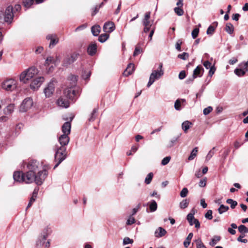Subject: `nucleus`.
Wrapping results in <instances>:
<instances>
[{
    "label": "nucleus",
    "mask_w": 248,
    "mask_h": 248,
    "mask_svg": "<svg viewBox=\"0 0 248 248\" xmlns=\"http://www.w3.org/2000/svg\"><path fill=\"white\" fill-rule=\"evenodd\" d=\"M42 166L39 162L32 160L27 164V177L28 182H34L38 186L41 185L47 176L46 169L40 170Z\"/></svg>",
    "instance_id": "1"
},
{
    "label": "nucleus",
    "mask_w": 248,
    "mask_h": 248,
    "mask_svg": "<svg viewBox=\"0 0 248 248\" xmlns=\"http://www.w3.org/2000/svg\"><path fill=\"white\" fill-rule=\"evenodd\" d=\"M78 96L75 90H73L72 89H64L63 95L58 98L56 103L59 107L67 108L71 104L75 102Z\"/></svg>",
    "instance_id": "2"
},
{
    "label": "nucleus",
    "mask_w": 248,
    "mask_h": 248,
    "mask_svg": "<svg viewBox=\"0 0 248 248\" xmlns=\"http://www.w3.org/2000/svg\"><path fill=\"white\" fill-rule=\"evenodd\" d=\"M38 72V69L35 67H31L24 71L20 75L19 79L24 83H27L33 78Z\"/></svg>",
    "instance_id": "3"
},
{
    "label": "nucleus",
    "mask_w": 248,
    "mask_h": 248,
    "mask_svg": "<svg viewBox=\"0 0 248 248\" xmlns=\"http://www.w3.org/2000/svg\"><path fill=\"white\" fill-rule=\"evenodd\" d=\"M54 151L55 152V160L57 162L54 167V169H55L66 158V147L56 146Z\"/></svg>",
    "instance_id": "4"
},
{
    "label": "nucleus",
    "mask_w": 248,
    "mask_h": 248,
    "mask_svg": "<svg viewBox=\"0 0 248 248\" xmlns=\"http://www.w3.org/2000/svg\"><path fill=\"white\" fill-rule=\"evenodd\" d=\"M162 63H160L156 70H153L152 71L147 83V87H150L156 80H158L163 75L164 71L162 69Z\"/></svg>",
    "instance_id": "5"
},
{
    "label": "nucleus",
    "mask_w": 248,
    "mask_h": 248,
    "mask_svg": "<svg viewBox=\"0 0 248 248\" xmlns=\"http://www.w3.org/2000/svg\"><path fill=\"white\" fill-rule=\"evenodd\" d=\"M51 230L50 228L47 227L45 228L39 235L37 240L36 241V246L40 247L43 246L45 241L48 236L51 234Z\"/></svg>",
    "instance_id": "6"
},
{
    "label": "nucleus",
    "mask_w": 248,
    "mask_h": 248,
    "mask_svg": "<svg viewBox=\"0 0 248 248\" xmlns=\"http://www.w3.org/2000/svg\"><path fill=\"white\" fill-rule=\"evenodd\" d=\"M67 87L65 89H71L75 90L77 92V95L79 96L80 93V88L77 86L78 77L75 75H70L68 79Z\"/></svg>",
    "instance_id": "7"
},
{
    "label": "nucleus",
    "mask_w": 248,
    "mask_h": 248,
    "mask_svg": "<svg viewBox=\"0 0 248 248\" xmlns=\"http://www.w3.org/2000/svg\"><path fill=\"white\" fill-rule=\"evenodd\" d=\"M74 117V115L71 114L70 115L69 118L67 117H63V119L65 120H69V121H67L65 122L62 125V132L63 135H66L69 136V135L70 134L71 132V125L70 122L72 121Z\"/></svg>",
    "instance_id": "8"
},
{
    "label": "nucleus",
    "mask_w": 248,
    "mask_h": 248,
    "mask_svg": "<svg viewBox=\"0 0 248 248\" xmlns=\"http://www.w3.org/2000/svg\"><path fill=\"white\" fill-rule=\"evenodd\" d=\"M16 87V81L13 79H7L2 83V89L7 91H12Z\"/></svg>",
    "instance_id": "9"
},
{
    "label": "nucleus",
    "mask_w": 248,
    "mask_h": 248,
    "mask_svg": "<svg viewBox=\"0 0 248 248\" xmlns=\"http://www.w3.org/2000/svg\"><path fill=\"white\" fill-rule=\"evenodd\" d=\"M55 89V81L51 80L44 90V93L46 97H50L54 93Z\"/></svg>",
    "instance_id": "10"
},
{
    "label": "nucleus",
    "mask_w": 248,
    "mask_h": 248,
    "mask_svg": "<svg viewBox=\"0 0 248 248\" xmlns=\"http://www.w3.org/2000/svg\"><path fill=\"white\" fill-rule=\"evenodd\" d=\"M14 16V9L12 6H8L5 10L4 15V21L8 23H11L12 22L13 17Z\"/></svg>",
    "instance_id": "11"
},
{
    "label": "nucleus",
    "mask_w": 248,
    "mask_h": 248,
    "mask_svg": "<svg viewBox=\"0 0 248 248\" xmlns=\"http://www.w3.org/2000/svg\"><path fill=\"white\" fill-rule=\"evenodd\" d=\"M13 178L15 181L18 182H25L27 184L31 183L32 182H27V173H24L21 171L15 172L13 174Z\"/></svg>",
    "instance_id": "12"
},
{
    "label": "nucleus",
    "mask_w": 248,
    "mask_h": 248,
    "mask_svg": "<svg viewBox=\"0 0 248 248\" xmlns=\"http://www.w3.org/2000/svg\"><path fill=\"white\" fill-rule=\"evenodd\" d=\"M44 81L43 77H38L33 79L30 84V87L33 90H37Z\"/></svg>",
    "instance_id": "13"
},
{
    "label": "nucleus",
    "mask_w": 248,
    "mask_h": 248,
    "mask_svg": "<svg viewBox=\"0 0 248 248\" xmlns=\"http://www.w3.org/2000/svg\"><path fill=\"white\" fill-rule=\"evenodd\" d=\"M35 107V104L31 97L25 98L20 105V108H31Z\"/></svg>",
    "instance_id": "14"
},
{
    "label": "nucleus",
    "mask_w": 248,
    "mask_h": 248,
    "mask_svg": "<svg viewBox=\"0 0 248 248\" xmlns=\"http://www.w3.org/2000/svg\"><path fill=\"white\" fill-rule=\"evenodd\" d=\"M79 54L77 52H74L70 56L67 57L63 61V65L66 66L74 62H75L78 59Z\"/></svg>",
    "instance_id": "15"
},
{
    "label": "nucleus",
    "mask_w": 248,
    "mask_h": 248,
    "mask_svg": "<svg viewBox=\"0 0 248 248\" xmlns=\"http://www.w3.org/2000/svg\"><path fill=\"white\" fill-rule=\"evenodd\" d=\"M58 141L61 145L60 147H66V146L69 143L70 138L69 136L62 134L58 137Z\"/></svg>",
    "instance_id": "16"
},
{
    "label": "nucleus",
    "mask_w": 248,
    "mask_h": 248,
    "mask_svg": "<svg viewBox=\"0 0 248 248\" xmlns=\"http://www.w3.org/2000/svg\"><path fill=\"white\" fill-rule=\"evenodd\" d=\"M14 108L15 104L11 103V100L9 99H4L1 100L0 102V108Z\"/></svg>",
    "instance_id": "17"
},
{
    "label": "nucleus",
    "mask_w": 248,
    "mask_h": 248,
    "mask_svg": "<svg viewBox=\"0 0 248 248\" xmlns=\"http://www.w3.org/2000/svg\"><path fill=\"white\" fill-rule=\"evenodd\" d=\"M115 29V26L113 22H106L103 26V31L105 32L111 33Z\"/></svg>",
    "instance_id": "18"
},
{
    "label": "nucleus",
    "mask_w": 248,
    "mask_h": 248,
    "mask_svg": "<svg viewBox=\"0 0 248 248\" xmlns=\"http://www.w3.org/2000/svg\"><path fill=\"white\" fill-rule=\"evenodd\" d=\"M46 38L48 40H50L49 47L50 48L53 47L59 42V39L56 35L54 34H48L46 36Z\"/></svg>",
    "instance_id": "19"
},
{
    "label": "nucleus",
    "mask_w": 248,
    "mask_h": 248,
    "mask_svg": "<svg viewBox=\"0 0 248 248\" xmlns=\"http://www.w3.org/2000/svg\"><path fill=\"white\" fill-rule=\"evenodd\" d=\"M97 52V45L94 42H92L87 47V53L91 56H94Z\"/></svg>",
    "instance_id": "20"
},
{
    "label": "nucleus",
    "mask_w": 248,
    "mask_h": 248,
    "mask_svg": "<svg viewBox=\"0 0 248 248\" xmlns=\"http://www.w3.org/2000/svg\"><path fill=\"white\" fill-rule=\"evenodd\" d=\"M203 72L204 69L202 66L198 65L194 70L193 75L194 76V78H197V77H201L203 75Z\"/></svg>",
    "instance_id": "21"
},
{
    "label": "nucleus",
    "mask_w": 248,
    "mask_h": 248,
    "mask_svg": "<svg viewBox=\"0 0 248 248\" xmlns=\"http://www.w3.org/2000/svg\"><path fill=\"white\" fill-rule=\"evenodd\" d=\"M167 233V231L162 227H159L155 232V236L156 237H161L164 236Z\"/></svg>",
    "instance_id": "22"
},
{
    "label": "nucleus",
    "mask_w": 248,
    "mask_h": 248,
    "mask_svg": "<svg viewBox=\"0 0 248 248\" xmlns=\"http://www.w3.org/2000/svg\"><path fill=\"white\" fill-rule=\"evenodd\" d=\"M134 70V64L133 63H129L125 70L124 72V74L128 76L133 73Z\"/></svg>",
    "instance_id": "23"
},
{
    "label": "nucleus",
    "mask_w": 248,
    "mask_h": 248,
    "mask_svg": "<svg viewBox=\"0 0 248 248\" xmlns=\"http://www.w3.org/2000/svg\"><path fill=\"white\" fill-rule=\"evenodd\" d=\"M101 28L99 25L93 26L91 28V31L93 35L94 36H97L99 35L100 32Z\"/></svg>",
    "instance_id": "24"
},
{
    "label": "nucleus",
    "mask_w": 248,
    "mask_h": 248,
    "mask_svg": "<svg viewBox=\"0 0 248 248\" xmlns=\"http://www.w3.org/2000/svg\"><path fill=\"white\" fill-rule=\"evenodd\" d=\"M217 26V22H214L213 25H210L207 29L206 33L208 35H212L215 31V28Z\"/></svg>",
    "instance_id": "25"
},
{
    "label": "nucleus",
    "mask_w": 248,
    "mask_h": 248,
    "mask_svg": "<svg viewBox=\"0 0 248 248\" xmlns=\"http://www.w3.org/2000/svg\"><path fill=\"white\" fill-rule=\"evenodd\" d=\"M3 113L5 115V116H2L0 117V120L1 121H6L8 119L6 115L11 114L13 112V109H2Z\"/></svg>",
    "instance_id": "26"
},
{
    "label": "nucleus",
    "mask_w": 248,
    "mask_h": 248,
    "mask_svg": "<svg viewBox=\"0 0 248 248\" xmlns=\"http://www.w3.org/2000/svg\"><path fill=\"white\" fill-rule=\"evenodd\" d=\"M191 125L192 123L188 121H186L182 123V128L185 133L187 132Z\"/></svg>",
    "instance_id": "27"
},
{
    "label": "nucleus",
    "mask_w": 248,
    "mask_h": 248,
    "mask_svg": "<svg viewBox=\"0 0 248 248\" xmlns=\"http://www.w3.org/2000/svg\"><path fill=\"white\" fill-rule=\"evenodd\" d=\"M248 71H246V69H245V68L243 67V69L241 68H236L234 70V73L239 77H242L245 75L246 72Z\"/></svg>",
    "instance_id": "28"
},
{
    "label": "nucleus",
    "mask_w": 248,
    "mask_h": 248,
    "mask_svg": "<svg viewBox=\"0 0 248 248\" xmlns=\"http://www.w3.org/2000/svg\"><path fill=\"white\" fill-rule=\"evenodd\" d=\"M225 30L229 34H232L234 31V27L233 25L231 23H227L226 25Z\"/></svg>",
    "instance_id": "29"
},
{
    "label": "nucleus",
    "mask_w": 248,
    "mask_h": 248,
    "mask_svg": "<svg viewBox=\"0 0 248 248\" xmlns=\"http://www.w3.org/2000/svg\"><path fill=\"white\" fill-rule=\"evenodd\" d=\"M221 237L219 236L215 235L211 239L209 242V245L211 246L214 247L220 240Z\"/></svg>",
    "instance_id": "30"
},
{
    "label": "nucleus",
    "mask_w": 248,
    "mask_h": 248,
    "mask_svg": "<svg viewBox=\"0 0 248 248\" xmlns=\"http://www.w3.org/2000/svg\"><path fill=\"white\" fill-rule=\"evenodd\" d=\"M193 233L190 232L189 233L185 241L184 242V246L185 248H187L190 245L191 240L193 237Z\"/></svg>",
    "instance_id": "31"
},
{
    "label": "nucleus",
    "mask_w": 248,
    "mask_h": 248,
    "mask_svg": "<svg viewBox=\"0 0 248 248\" xmlns=\"http://www.w3.org/2000/svg\"><path fill=\"white\" fill-rule=\"evenodd\" d=\"M179 137L180 136H177V137H173L172 139H171L167 145V147H171L173 146L178 141Z\"/></svg>",
    "instance_id": "32"
},
{
    "label": "nucleus",
    "mask_w": 248,
    "mask_h": 248,
    "mask_svg": "<svg viewBox=\"0 0 248 248\" xmlns=\"http://www.w3.org/2000/svg\"><path fill=\"white\" fill-rule=\"evenodd\" d=\"M97 116V109H93L92 111L91 112L90 116L88 120L90 122L93 121Z\"/></svg>",
    "instance_id": "33"
},
{
    "label": "nucleus",
    "mask_w": 248,
    "mask_h": 248,
    "mask_svg": "<svg viewBox=\"0 0 248 248\" xmlns=\"http://www.w3.org/2000/svg\"><path fill=\"white\" fill-rule=\"evenodd\" d=\"M157 208V204L155 200H152L151 202V203L149 205V208L150 211L153 212H155Z\"/></svg>",
    "instance_id": "34"
},
{
    "label": "nucleus",
    "mask_w": 248,
    "mask_h": 248,
    "mask_svg": "<svg viewBox=\"0 0 248 248\" xmlns=\"http://www.w3.org/2000/svg\"><path fill=\"white\" fill-rule=\"evenodd\" d=\"M35 0H23V4L25 7L30 8L34 2Z\"/></svg>",
    "instance_id": "35"
},
{
    "label": "nucleus",
    "mask_w": 248,
    "mask_h": 248,
    "mask_svg": "<svg viewBox=\"0 0 248 248\" xmlns=\"http://www.w3.org/2000/svg\"><path fill=\"white\" fill-rule=\"evenodd\" d=\"M109 37V35L107 33L102 34L98 37V41L101 43L105 42Z\"/></svg>",
    "instance_id": "36"
},
{
    "label": "nucleus",
    "mask_w": 248,
    "mask_h": 248,
    "mask_svg": "<svg viewBox=\"0 0 248 248\" xmlns=\"http://www.w3.org/2000/svg\"><path fill=\"white\" fill-rule=\"evenodd\" d=\"M189 204V201L187 199L183 200L182 202H180L179 206L181 209H185L186 208Z\"/></svg>",
    "instance_id": "37"
},
{
    "label": "nucleus",
    "mask_w": 248,
    "mask_h": 248,
    "mask_svg": "<svg viewBox=\"0 0 248 248\" xmlns=\"http://www.w3.org/2000/svg\"><path fill=\"white\" fill-rule=\"evenodd\" d=\"M198 152V148L195 147L194 148L193 150L192 151L190 155L188 158V159L189 160H193L197 155V153Z\"/></svg>",
    "instance_id": "38"
},
{
    "label": "nucleus",
    "mask_w": 248,
    "mask_h": 248,
    "mask_svg": "<svg viewBox=\"0 0 248 248\" xmlns=\"http://www.w3.org/2000/svg\"><path fill=\"white\" fill-rule=\"evenodd\" d=\"M229 209V207L227 206H225L223 204H221L220 205L218 209V212L220 214H222L223 213L227 211Z\"/></svg>",
    "instance_id": "39"
},
{
    "label": "nucleus",
    "mask_w": 248,
    "mask_h": 248,
    "mask_svg": "<svg viewBox=\"0 0 248 248\" xmlns=\"http://www.w3.org/2000/svg\"><path fill=\"white\" fill-rule=\"evenodd\" d=\"M182 8V7H175L174 8L175 13L178 16H182L184 14V11Z\"/></svg>",
    "instance_id": "40"
},
{
    "label": "nucleus",
    "mask_w": 248,
    "mask_h": 248,
    "mask_svg": "<svg viewBox=\"0 0 248 248\" xmlns=\"http://www.w3.org/2000/svg\"><path fill=\"white\" fill-rule=\"evenodd\" d=\"M195 242L196 243L197 248H206L201 238H198L196 240Z\"/></svg>",
    "instance_id": "41"
},
{
    "label": "nucleus",
    "mask_w": 248,
    "mask_h": 248,
    "mask_svg": "<svg viewBox=\"0 0 248 248\" xmlns=\"http://www.w3.org/2000/svg\"><path fill=\"white\" fill-rule=\"evenodd\" d=\"M153 175L154 174L152 172H150L145 178V183L147 185L150 184L152 180Z\"/></svg>",
    "instance_id": "42"
},
{
    "label": "nucleus",
    "mask_w": 248,
    "mask_h": 248,
    "mask_svg": "<svg viewBox=\"0 0 248 248\" xmlns=\"http://www.w3.org/2000/svg\"><path fill=\"white\" fill-rule=\"evenodd\" d=\"M226 202L231 205V207L232 209H234L235 206L237 205V202L235 201H233L232 199H228L226 201Z\"/></svg>",
    "instance_id": "43"
},
{
    "label": "nucleus",
    "mask_w": 248,
    "mask_h": 248,
    "mask_svg": "<svg viewBox=\"0 0 248 248\" xmlns=\"http://www.w3.org/2000/svg\"><path fill=\"white\" fill-rule=\"evenodd\" d=\"M238 231L241 233H248V228L244 225H241L238 227Z\"/></svg>",
    "instance_id": "44"
},
{
    "label": "nucleus",
    "mask_w": 248,
    "mask_h": 248,
    "mask_svg": "<svg viewBox=\"0 0 248 248\" xmlns=\"http://www.w3.org/2000/svg\"><path fill=\"white\" fill-rule=\"evenodd\" d=\"M185 102V100L184 99L176 100L174 103V108H179L181 107V104Z\"/></svg>",
    "instance_id": "45"
},
{
    "label": "nucleus",
    "mask_w": 248,
    "mask_h": 248,
    "mask_svg": "<svg viewBox=\"0 0 248 248\" xmlns=\"http://www.w3.org/2000/svg\"><path fill=\"white\" fill-rule=\"evenodd\" d=\"M51 63H55V61L53 57L49 56L46 58V60L45 65L46 66H48L49 64Z\"/></svg>",
    "instance_id": "46"
},
{
    "label": "nucleus",
    "mask_w": 248,
    "mask_h": 248,
    "mask_svg": "<svg viewBox=\"0 0 248 248\" xmlns=\"http://www.w3.org/2000/svg\"><path fill=\"white\" fill-rule=\"evenodd\" d=\"M140 44H138V45L136 46L134 53L133 56H136L138 55H139L140 53L142 52V49L139 46Z\"/></svg>",
    "instance_id": "47"
},
{
    "label": "nucleus",
    "mask_w": 248,
    "mask_h": 248,
    "mask_svg": "<svg viewBox=\"0 0 248 248\" xmlns=\"http://www.w3.org/2000/svg\"><path fill=\"white\" fill-rule=\"evenodd\" d=\"M189 57V54L186 52H183L182 54H180L178 55V58L183 60H186L188 59Z\"/></svg>",
    "instance_id": "48"
},
{
    "label": "nucleus",
    "mask_w": 248,
    "mask_h": 248,
    "mask_svg": "<svg viewBox=\"0 0 248 248\" xmlns=\"http://www.w3.org/2000/svg\"><path fill=\"white\" fill-rule=\"evenodd\" d=\"M188 192V191L187 188L184 187L182 189V190L180 192V195L182 198H185L187 196Z\"/></svg>",
    "instance_id": "49"
},
{
    "label": "nucleus",
    "mask_w": 248,
    "mask_h": 248,
    "mask_svg": "<svg viewBox=\"0 0 248 248\" xmlns=\"http://www.w3.org/2000/svg\"><path fill=\"white\" fill-rule=\"evenodd\" d=\"M215 149V147H213V148H212V150H211L209 152L208 154H207V156H206V160L207 161L209 160L212 158V157L213 156V155H214L215 152H214V150Z\"/></svg>",
    "instance_id": "50"
},
{
    "label": "nucleus",
    "mask_w": 248,
    "mask_h": 248,
    "mask_svg": "<svg viewBox=\"0 0 248 248\" xmlns=\"http://www.w3.org/2000/svg\"><path fill=\"white\" fill-rule=\"evenodd\" d=\"M199 29L198 28H194L191 33L192 37L193 39H195L198 35Z\"/></svg>",
    "instance_id": "51"
},
{
    "label": "nucleus",
    "mask_w": 248,
    "mask_h": 248,
    "mask_svg": "<svg viewBox=\"0 0 248 248\" xmlns=\"http://www.w3.org/2000/svg\"><path fill=\"white\" fill-rule=\"evenodd\" d=\"M212 211L211 210H209L207 213L205 214V217L207 219L211 220L213 218L212 216Z\"/></svg>",
    "instance_id": "52"
},
{
    "label": "nucleus",
    "mask_w": 248,
    "mask_h": 248,
    "mask_svg": "<svg viewBox=\"0 0 248 248\" xmlns=\"http://www.w3.org/2000/svg\"><path fill=\"white\" fill-rule=\"evenodd\" d=\"M133 242V240L128 237L124 238L123 240V244L127 245L129 244H132Z\"/></svg>",
    "instance_id": "53"
},
{
    "label": "nucleus",
    "mask_w": 248,
    "mask_h": 248,
    "mask_svg": "<svg viewBox=\"0 0 248 248\" xmlns=\"http://www.w3.org/2000/svg\"><path fill=\"white\" fill-rule=\"evenodd\" d=\"M135 222V218L130 216L129 218L127 220L126 224L128 225H131Z\"/></svg>",
    "instance_id": "54"
},
{
    "label": "nucleus",
    "mask_w": 248,
    "mask_h": 248,
    "mask_svg": "<svg viewBox=\"0 0 248 248\" xmlns=\"http://www.w3.org/2000/svg\"><path fill=\"white\" fill-rule=\"evenodd\" d=\"M170 156H166L165 158H164L161 161V164L162 165H167L169 161H170Z\"/></svg>",
    "instance_id": "55"
},
{
    "label": "nucleus",
    "mask_w": 248,
    "mask_h": 248,
    "mask_svg": "<svg viewBox=\"0 0 248 248\" xmlns=\"http://www.w3.org/2000/svg\"><path fill=\"white\" fill-rule=\"evenodd\" d=\"M206 180H207V179L206 178L201 179L199 183V186H200L201 187L205 186L206 185Z\"/></svg>",
    "instance_id": "56"
},
{
    "label": "nucleus",
    "mask_w": 248,
    "mask_h": 248,
    "mask_svg": "<svg viewBox=\"0 0 248 248\" xmlns=\"http://www.w3.org/2000/svg\"><path fill=\"white\" fill-rule=\"evenodd\" d=\"M209 69L210 70L209 71L208 76H210V77H212L213 75L215 73L216 69L214 65H213Z\"/></svg>",
    "instance_id": "57"
},
{
    "label": "nucleus",
    "mask_w": 248,
    "mask_h": 248,
    "mask_svg": "<svg viewBox=\"0 0 248 248\" xmlns=\"http://www.w3.org/2000/svg\"><path fill=\"white\" fill-rule=\"evenodd\" d=\"M194 213H189L187 215V220H188V222H190L191 221H193L194 220V219H195L194 218Z\"/></svg>",
    "instance_id": "58"
},
{
    "label": "nucleus",
    "mask_w": 248,
    "mask_h": 248,
    "mask_svg": "<svg viewBox=\"0 0 248 248\" xmlns=\"http://www.w3.org/2000/svg\"><path fill=\"white\" fill-rule=\"evenodd\" d=\"M182 44V42L180 40H178L176 43V45H175V48L178 51H181V46Z\"/></svg>",
    "instance_id": "59"
},
{
    "label": "nucleus",
    "mask_w": 248,
    "mask_h": 248,
    "mask_svg": "<svg viewBox=\"0 0 248 248\" xmlns=\"http://www.w3.org/2000/svg\"><path fill=\"white\" fill-rule=\"evenodd\" d=\"M186 77V72L184 70L181 71L179 74V78L180 79H183Z\"/></svg>",
    "instance_id": "60"
},
{
    "label": "nucleus",
    "mask_w": 248,
    "mask_h": 248,
    "mask_svg": "<svg viewBox=\"0 0 248 248\" xmlns=\"http://www.w3.org/2000/svg\"><path fill=\"white\" fill-rule=\"evenodd\" d=\"M204 66L206 69H209L210 67H211L213 65H212V63L209 62L208 61H205L203 63Z\"/></svg>",
    "instance_id": "61"
},
{
    "label": "nucleus",
    "mask_w": 248,
    "mask_h": 248,
    "mask_svg": "<svg viewBox=\"0 0 248 248\" xmlns=\"http://www.w3.org/2000/svg\"><path fill=\"white\" fill-rule=\"evenodd\" d=\"M243 237L244 236L240 235L237 238V241L244 243H247L248 240L247 239H243Z\"/></svg>",
    "instance_id": "62"
},
{
    "label": "nucleus",
    "mask_w": 248,
    "mask_h": 248,
    "mask_svg": "<svg viewBox=\"0 0 248 248\" xmlns=\"http://www.w3.org/2000/svg\"><path fill=\"white\" fill-rule=\"evenodd\" d=\"M142 23L144 26H152V23H151L149 19L148 20H143Z\"/></svg>",
    "instance_id": "63"
},
{
    "label": "nucleus",
    "mask_w": 248,
    "mask_h": 248,
    "mask_svg": "<svg viewBox=\"0 0 248 248\" xmlns=\"http://www.w3.org/2000/svg\"><path fill=\"white\" fill-rule=\"evenodd\" d=\"M91 76V72H89L87 74L84 73L82 75V78L85 80H87L90 78Z\"/></svg>",
    "instance_id": "64"
}]
</instances>
